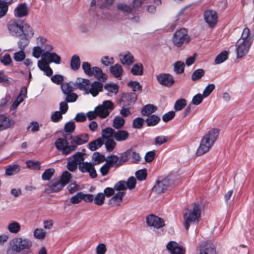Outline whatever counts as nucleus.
<instances>
[{"label":"nucleus","mask_w":254,"mask_h":254,"mask_svg":"<svg viewBox=\"0 0 254 254\" xmlns=\"http://www.w3.org/2000/svg\"><path fill=\"white\" fill-rule=\"evenodd\" d=\"M201 211L199 206L196 204H192L190 208L184 212V226L186 230H188L191 223H197L199 221Z\"/></svg>","instance_id":"nucleus-4"},{"label":"nucleus","mask_w":254,"mask_h":254,"mask_svg":"<svg viewBox=\"0 0 254 254\" xmlns=\"http://www.w3.org/2000/svg\"><path fill=\"white\" fill-rule=\"evenodd\" d=\"M144 123V120L142 118H136L133 121L132 127L134 128L140 129L142 127Z\"/></svg>","instance_id":"nucleus-56"},{"label":"nucleus","mask_w":254,"mask_h":254,"mask_svg":"<svg viewBox=\"0 0 254 254\" xmlns=\"http://www.w3.org/2000/svg\"><path fill=\"white\" fill-rule=\"evenodd\" d=\"M119 161V157L117 155H113L107 157L106 159V163L110 166L113 167L114 165L116 166L117 164Z\"/></svg>","instance_id":"nucleus-43"},{"label":"nucleus","mask_w":254,"mask_h":254,"mask_svg":"<svg viewBox=\"0 0 254 254\" xmlns=\"http://www.w3.org/2000/svg\"><path fill=\"white\" fill-rule=\"evenodd\" d=\"M146 223L149 227H153L159 229L165 226V223L163 219L151 214L146 218Z\"/></svg>","instance_id":"nucleus-10"},{"label":"nucleus","mask_w":254,"mask_h":254,"mask_svg":"<svg viewBox=\"0 0 254 254\" xmlns=\"http://www.w3.org/2000/svg\"><path fill=\"white\" fill-rule=\"evenodd\" d=\"M219 134V129L214 128L208 131L202 138L200 145L196 150V154L201 156L212 147Z\"/></svg>","instance_id":"nucleus-3"},{"label":"nucleus","mask_w":254,"mask_h":254,"mask_svg":"<svg viewBox=\"0 0 254 254\" xmlns=\"http://www.w3.org/2000/svg\"><path fill=\"white\" fill-rule=\"evenodd\" d=\"M173 188L170 180L168 178H164L157 180L154 184L152 190L156 193L161 194Z\"/></svg>","instance_id":"nucleus-5"},{"label":"nucleus","mask_w":254,"mask_h":254,"mask_svg":"<svg viewBox=\"0 0 254 254\" xmlns=\"http://www.w3.org/2000/svg\"><path fill=\"white\" fill-rule=\"evenodd\" d=\"M115 130L112 127H106L102 130L101 137L100 138L103 141L110 139V138H113V137H115Z\"/></svg>","instance_id":"nucleus-27"},{"label":"nucleus","mask_w":254,"mask_h":254,"mask_svg":"<svg viewBox=\"0 0 254 254\" xmlns=\"http://www.w3.org/2000/svg\"><path fill=\"white\" fill-rule=\"evenodd\" d=\"M125 123V121L123 117L117 116L113 120V127L117 129H119L124 127Z\"/></svg>","instance_id":"nucleus-33"},{"label":"nucleus","mask_w":254,"mask_h":254,"mask_svg":"<svg viewBox=\"0 0 254 254\" xmlns=\"http://www.w3.org/2000/svg\"><path fill=\"white\" fill-rule=\"evenodd\" d=\"M104 144L103 140L99 137L97 139L90 142L88 144V148L91 151H95L100 148Z\"/></svg>","instance_id":"nucleus-34"},{"label":"nucleus","mask_w":254,"mask_h":254,"mask_svg":"<svg viewBox=\"0 0 254 254\" xmlns=\"http://www.w3.org/2000/svg\"><path fill=\"white\" fill-rule=\"evenodd\" d=\"M129 136V134L127 130L119 129L115 131L114 138L118 142H122L127 140Z\"/></svg>","instance_id":"nucleus-25"},{"label":"nucleus","mask_w":254,"mask_h":254,"mask_svg":"<svg viewBox=\"0 0 254 254\" xmlns=\"http://www.w3.org/2000/svg\"><path fill=\"white\" fill-rule=\"evenodd\" d=\"M14 125V121L13 120L9 119L4 115H0V131L11 127Z\"/></svg>","instance_id":"nucleus-21"},{"label":"nucleus","mask_w":254,"mask_h":254,"mask_svg":"<svg viewBox=\"0 0 254 254\" xmlns=\"http://www.w3.org/2000/svg\"><path fill=\"white\" fill-rule=\"evenodd\" d=\"M129 160L128 150L123 153L119 158V161L116 165V167L122 165L126 162Z\"/></svg>","instance_id":"nucleus-40"},{"label":"nucleus","mask_w":254,"mask_h":254,"mask_svg":"<svg viewBox=\"0 0 254 254\" xmlns=\"http://www.w3.org/2000/svg\"><path fill=\"white\" fill-rule=\"evenodd\" d=\"M105 141V145L107 151L108 152L113 151L116 146V142L114 139L110 138V139L106 140Z\"/></svg>","instance_id":"nucleus-52"},{"label":"nucleus","mask_w":254,"mask_h":254,"mask_svg":"<svg viewBox=\"0 0 254 254\" xmlns=\"http://www.w3.org/2000/svg\"><path fill=\"white\" fill-rule=\"evenodd\" d=\"M157 108L152 104H147L144 106L141 111V114L143 116H149L150 115L154 113Z\"/></svg>","instance_id":"nucleus-31"},{"label":"nucleus","mask_w":254,"mask_h":254,"mask_svg":"<svg viewBox=\"0 0 254 254\" xmlns=\"http://www.w3.org/2000/svg\"><path fill=\"white\" fill-rule=\"evenodd\" d=\"M228 59V53L224 51L220 53L215 58V63L216 64H220L223 63Z\"/></svg>","instance_id":"nucleus-41"},{"label":"nucleus","mask_w":254,"mask_h":254,"mask_svg":"<svg viewBox=\"0 0 254 254\" xmlns=\"http://www.w3.org/2000/svg\"><path fill=\"white\" fill-rule=\"evenodd\" d=\"M19 21L12 20L9 21L7 25V29L9 33L14 36L20 37L22 36L21 28L22 23Z\"/></svg>","instance_id":"nucleus-9"},{"label":"nucleus","mask_w":254,"mask_h":254,"mask_svg":"<svg viewBox=\"0 0 254 254\" xmlns=\"http://www.w3.org/2000/svg\"><path fill=\"white\" fill-rule=\"evenodd\" d=\"M83 192H78L70 198V202L74 204H78L83 199Z\"/></svg>","instance_id":"nucleus-55"},{"label":"nucleus","mask_w":254,"mask_h":254,"mask_svg":"<svg viewBox=\"0 0 254 254\" xmlns=\"http://www.w3.org/2000/svg\"><path fill=\"white\" fill-rule=\"evenodd\" d=\"M198 249L197 254H216L215 247L210 241L202 242Z\"/></svg>","instance_id":"nucleus-13"},{"label":"nucleus","mask_w":254,"mask_h":254,"mask_svg":"<svg viewBox=\"0 0 254 254\" xmlns=\"http://www.w3.org/2000/svg\"><path fill=\"white\" fill-rule=\"evenodd\" d=\"M61 87L62 92L65 95L69 94L73 90V86L67 82L63 83L61 85Z\"/></svg>","instance_id":"nucleus-45"},{"label":"nucleus","mask_w":254,"mask_h":254,"mask_svg":"<svg viewBox=\"0 0 254 254\" xmlns=\"http://www.w3.org/2000/svg\"><path fill=\"white\" fill-rule=\"evenodd\" d=\"M98 117L101 119L108 117L114 109V104L110 100H105L102 104L95 107Z\"/></svg>","instance_id":"nucleus-7"},{"label":"nucleus","mask_w":254,"mask_h":254,"mask_svg":"<svg viewBox=\"0 0 254 254\" xmlns=\"http://www.w3.org/2000/svg\"><path fill=\"white\" fill-rule=\"evenodd\" d=\"M187 105L186 100L181 98L177 100L174 104V109L177 111L182 110Z\"/></svg>","instance_id":"nucleus-44"},{"label":"nucleus","mask_w":254,"mask_h":254,"mask_svg":"<svg viewBox=\"0 0 254 254\" xmlns=\"http://www.w3.org/2000/svg\"><path fill=\"white\" fill-rule=\"evenodd\" d=\"M117 8L119 10L127 13L131 12L133 8H131L129 5L123 3H119L117 4Z\"/></svg>","instance_id":"nucleus-53"},{"label":"nucleus","mask_w":254,"mask_h":254,"mask_svg":"<svg viewBox=\"0 0 254 254\" xmlns=\"http://www.w3.org/2000/svg\"><path fill=\"white\" fill-rule=\"evenodd\" d=\"M253 41V36L251 34L250 29L247 27L245 28L241 37L236 45L237 58H241L248 53Z\"/></svg>","instance_id":"nucleus-2"},{"label":"nucleus","mask_w":254,"mask_h":254,"mask_svg":"<svg viewBox=\"0 0 254 254\" xmlns=\"http://www.w3.org/2000/svg\"><path fill=\"white\" fill-rule=\"evenodd\" d=\"M125 195V192L119 191L114 195L110 200L111 203L115 206H120L122 201L123 197Z\"/></svg>","instance_id":"nucleus-30"},{"label":"nucleus","mask_w":254,"mask_h":254,"mask_svg":"<svg viewBox=\"0 0 254 254\" xmlns=\"http://www.w3.org/2000/svg\"><path fill=\"white\" fill-rule=\"evenodd\" d=\"M104 88L109 93L116 94L118 91V86L116 84L108 83L104 86Z\"/></svg>","instance_id":"nucleus-50"},{"label":"nucleus","mask_w":254,"mask_h":254,"mask_svg":"<svg viewBox=\"0 0 254 254\" xmlns=\"http://www.w3.org/2000/svg\"><path fill=\"white\" fill-rule=\"evenodd\" d=\"M205 22L210 27H214L217 22V14L215 11L213 10H206L203 14Z\"/></svg>","instance_id":"nucleus-15"},{"label":"nucleus","mask_w":254,"mask_h":254,"mask_svg":"<svg viewBox=\"0 0 254 254\" xmlns=\"http://www.w3.org/2000/svg\"><path fill=\"white\" fill-rule=\"evenodd\" d=\"M47 234V232L42 228H36L34 231L33 235L35 238L39 240L44 239Z\"/></svg>","instance_id":"nucleus-42"},{"label":"nucleus","mask_w":254,"mask_h":254,"mask_svg":"<svg viewBox=\"0 0 254 254\" xmlns=\"http://www.w3.org/2000/svg\"><path fill=\"white\" fill-rule=\"evenodd\" d=\"M143 66L140 63L134 64L131 68V73L134 75H141L143 74Z\"/></svg>","instance_id":"nucleus-36"},{"label":"nucleus","mask_w":254,"mask_h":254,"mask_svg":"<svg viewBox=\"0 0 254 254\" xmlns=\"http://www.w3.org/2000/svg\"><path fill=\"white\" fill-rule=\"evenodd\" d=\"M127 183L126 181H120L114 186V189L117 191H121L127 190Z\"/></svg>","instance_id":"nucleus-61"},{"label":"nucleus","mask_w":254,"mask_h":254,"mask_svg":"<svg viewBox=\"0 0 254 254\" xmlns=\"http://www.w3.org/2000/svg\"><path fill=\"white\" fill-rule=\"evenodd\" d=\"M204 98L205 97L202 94H197L193 97L191 103L195 105H199L202 102Z\"/></svg>","instance_id":"nucleus-64"},{"label":"nucleus","mask_w":254,"mask_h":254,"mask_svg":"<svg viewBox=\"0 0 254 254\" xmlns=\"http://www.w3.org/2000/svg\"><path fill=\"white\" fill-rule=\"evenodd\" d=\"M74 88L83 91L84 94H90L93 97L97 96L103 88V84L98 81L91 83L88 79L77 78L73 83Z\"/></svg>","instance_id":"nucleus-1"},{"label":"nucleus","mask_w":254,"mask_h":254,"mask_svg":"<svg viewBox=\"0 0 254 254\" xmlns=\"http://www.w3.org/2000/svg\"><path fill=\"white\" fill-rule=\"evenodd\" d=\"M8 8V4H6L2 0H0V18L6 15Z\"/></svg>","instance_id":"nucleus-59"},{"label":"nucleus","mask_w":254,"mask_h":254,"mask_svg":"<svg viewBox=\"0 0 254 254\" xmlns=\"http://www.w3.org/2000/svg\"><path fill=\"white\" fill-rule=\"evenodd\" d=\"M105 160L104 156L98 152H94L92 155V161L94 165L99 164L104 162Z\"/></svg>","instance_id":"nucleus-38"},{"label":"nucleus","mask_w":254,"mask_h":254,"mask_svg":"<svg viewBox=\"0 0 254 254\" xmlns=\"http://www.w3.org/2000/svg\"><path fill=\"white\" fill-rule=\"evenodd\" d=\"M7 229L10 233L17 234L21 230V225L19 222L12 221L8 224Z\"/></svg>","instance_id":"nucleus-28"},{"label":"nucleus","mask_w":254,"mask_h":254,"mask_svg":"<svg viewBox=\"0 0 254 254\" xmlns=\"http://www.w3.org/2000/svg\"><path fill=\"white\" fill-rule=\"evenodd\" d=\"M204 74V71L202 69L195 70L191 75V80L195 81L200 79Z\"/></svg>","instance_id":"nucleus-47"},{"label":"nucleus","mask_w":254,"mask_h":254,"mask_svg":"<svg viewBox=\"0 0 254 254\" xmlns=\"http://www.w3.org/2000/svg\"><path fill=\"white\" fill-rule=\"evenodd\" d=\"M105 195L103 193H98L94 197V203L98 206L102 205L105 200Z\"/></svg>","instance_id":"nucleus-54"},{"label":"nucleus","mask_w":254,"mask_h":254,"mask_svg":"<svg viewBox=\"0 0 254 254\" xmlns=\"http://www.w3.org/2000/svg\"><path fill=\"white\" fill-rule=\"evenodd\" d=\"M95 165L90 162H84L78 167L79 170L83 173H88L91 178H96L97 176Z\"/></svg>","instance_id":"nucleus-11"},{"label":"nucleus","mask_w":254,"mask_h":254,"mask_svg":"<svg viewBox=\"0 0 254 254\" xmlns=\"http://www.w3.org/2000/svg\"><path fill=\"white\" fill-rule=\"evenodd\" d=\"M82 68L86 75L91 76V74L92 72V67H91L90 63L87 62H83L82 64Z\"/></svg>","instance_id":"nucleus-58"},{"label":"nucleus","mask_w":254,"mask_h":254,"mask_svg":"<svg viewBox=\"0 0 254 254\" xmlns=\"http://www.w3.org/2000/svg\"><path fill=\"white\" fill-rule=\"evenodd\" d=\"M21 241V237L12 239L9 243V249L15 253H20L22 251Z\"/></svg>","instance_id":"nucleus-23"},{"label":"nucleus","mask_w":254,"mask_h":254,"mask_svg":"<svg viewBox=\"0 0 254 254\" xmlns=\"http://www.w3.org/2000/svg\"><path fill=\"white\" fill-rule=\"evenodd\" d=\"M71 177V174L65 171L63 172L60 181L62 183L63 186L64 187L69 182Z\"/></svg>","instance_id":"nucleus-51"},{"label":"nucleus","mask_w":254,"mask_h":254,"mask_svg":"<svg viewBox=\"0 0 254 254\" xmlns=\"http://www.w3.org/2000/svg\"><path fill=\"white\" fill-rule=\"evenodd\" d=\"M42 58L48 63H54L56 64H59L61 60L60 56L56 53L48 52H44L42 55Z\"/></svg>","instance_id":"nucleus-19"},{"label":"nucleus","mask_w":254,"mask_h":254,"mask_svg":"<svg viewBox=\"0 0 254 254\" xmlns=\"http://www.w3.org/2000/svg\"><path fill=\"white\" fill-rule=\"evenodd\" d=\"M121 63L124 65H130L134 62L133 55L128 51L119 55Z\"/></svg>","instance_id":"nucleus-22"},{"label":"nucleus","mask_w":254,"mask_h":254,"mask_svg":"<svg viewBox=\"0 0 254 254\" xmlns=\"http://www.w3.org/2000/svg\"><path fill=\"white\" fill-rule=\"evenodd\" d=\"M44 52V50L39 46H35L33 49L32 55L36 59H38Z\"/></svg>","instance_id":"nucleus-60"},{"label":"nucleus","mask_w":254,"mask_h":254,"mask_svg":"<svg viewBox=\"0 0 254 254\" xmlns=\"http://www.w3.org/2000/svg\"><path fill=\"white\" fill-rule=\"evenodd\" d=\"M173 43L177 47H181L184 44H188L190 41V38L185 28H181L174 34L172 39Z\"/></svg>","instance_id":"nucleus-6"},{"label":"nucleus","mask_w":254,"mask_h":254,"mask_svg":"<svg viewBox=\"0 0 254 254\" xmlns=\"http://www.w3.org/2000/svg\"><path fill=\"white\" fill-rule=\"evenodd\" d=\"M75 128V124L72 121L66 123L64 125V130L66 132L71 133L74 131Z\"/></svg>","instance_id":"nucleus-63"},{"label":"nucleus","mask_w":254,"mask_h":254,"mask_svg":"<svg viewBox=\"0 0 254 254\" xmlns=\"http://www.w3.org/2000/svg\"><path fill=\"white\" fill-rule=\"evenodd\" d=\"M63 188V185L60 180H53L46 186L44 191L48 193L56 192L61 190Z\"/></svg>","instance_id":"nucleus-14"},{"label":"nucleus","mask_w":254,"mask_h":254,"mask_svg":"<svg viewBox=\"0 0 254 254\" xmlns=\"http://www.w3.org/2000/svg\"><path fill=\"white\" fill-rule=\"evenodd\" d=\"M94 76L100 83L105 82L108 79V76L104 73L102 70L99 67H92V72L91 76Z\"/></svg>","instance_id":"nucleus-20"},{"label":"nucleus","mask_w":254,"mask_h":254,"mask_svg":"<svg viewBox=\"0 0 254 254\" xmlns=\"http://www.w3.org/2000/svg\"><path fill=\"white\" fill-rule=\"evenodd\" d=\"M70 65L71 68L74 70H77L79 68L80 61L78 56L75 55L72 57Z\"/></svg>","instance_id":"nucleus-35"},{"label":"nucleus","mask_w":254,"mask_h":254,"mask_svg":"<svg viewBox=\"0 0 254 254\" xmlns=\"http://www.w3.org/2000/svg\"><path fill=\"white\" fill-rule=\"evenodd\" d=\"M185 64L183 62L178 61L174 64V71L177 74H181L184 72Z\"/></svg>","instance_id":"nucleus-37"},{"label":"nucleus","mask_w":254,"mask_h":254,"mask_svg":"<svg viewBox=\"0 0 254 254\" xmlns=\"http://www.w3.org/2000/svg\"><path fill=\"white\" fill-rule=\"evenodd\" d=\"M13 14L16 18L26 16L28 14L27 4L25 2L19 4L14 9Z\"/></svg>","instance_id":"nucleus-17"},{"label":"nucleus","mask_w":254,"mask_h":254,"mask_svg":"<svg viewBox=\"0 0 254 254\" xmlns=\"http://www.w3.org/2000/svg\"><path fill=\"white\" fill-rule=\"evenodd\" d=\"M21 170V167L18 164H11L5 167V174L7 176H13L18 174Z\"/></svg>","instance_id":"nucleus-24"},{"label":"nucleus","mask_w":254,"mask_h":254,"mask_svg":"<svg viewBox=\"0 0 254 254\" xmlns=\"http://www.w3.org/2000/svg\"><path fill=\"white\" fill-rule=\"evenodd\" d=\"M84 155L85 154L83 153L77 152L72 156V160L79 166L80 164H81L83 162H84Z\"/></svg>","instance_id":"nucleus-39"},{"label":"nucleus","mask_w":254,"mask_h":254,"mask_svg":"<svg viewBox=\"0 0 254 254\" xmlns=\"http://www.w3.org/2000/svg\"><path fill=\"white\" fill-rule=\"evenodd\" d=\"M26 164L28 168L39 170L41 168L40 163L39 161L29 160L26 162Z\"/></svg>","instance_id":"nucleus-57"},{"label":"nucleus","mask_w":254,"mask_h":254,"mask_svg":"<svg viewBox=\"0 0 254 254\" xmlns=\"http://www.w3.org/2000/svg\"><path fill=\"white\" fill-rule=\"evenodd\" d=\"M166 248L170 254H185V249L180 247L175 241H170L166 245Z\"/></svg>","instance_id":"nucleus-18"},{"label":"nucleus","mask_w":254,"mask_h":254,"mask_svg":"<svg viewBox=\"0 0 254 254\" xmlns=\"http://www.w3.org/2000/svg\"><path fill=\"white\" fill-rule=\"evenodd\" d=\"M70 137L72 139L70 144H72V146L74 147V150H75L78 145L85 143L89 140V135L86 133L81 134L73 138L71 137V135Z\"/></svg>","instance_id":"nucleus-16"},{"label":"nucleus","mask_w":254,"mask_h":254,"mask_svg":"<svg viewBox=\"0 0 254 254\" xmlns=\"http://www.w3.org/2000/svg\"><path fill=\"white\" fill-rule=\"evenodd\" d=\"M55 144L56 148L64 155H68L74 151V147L71 144L69 145L66 139L59 138L56 140Z\"/></svg>","instance_id":"nucleus-8"},{"label":"nucleus","mask_w":254,"mask_h":254,"mask_svg":"<svg viewBox=\"0 0 254 254\" xmlns=\"http://www.w3.org/2000/svg\"><path fill=\"white\" fill-rule=\"evenodd\" d=\"M21 241L22 251L25 250H29L31 249L32 243L30 240L28 238H22L21 237Z\"/></svg>","instance_id":"nucleus-49"},{"label":"nucleus","mask_w":254,"mask_h":254,"mask_svg":"<svg viewBox=\"0 0 254 254\" xmlns=\"http://www.w3.org/2000/svg\"><path fill=\"white\" fill-rule=\"evenodd\" d=\"M160 121V118L157 115H153L149 116L145 122L148 127L155 126L157 125Z\"/></svg>","instance_id":"nucleus-32"},{"label":"nucleus","mask_w":254,"mask_h":254,"mask_svg":"<svg viewBox=\"0 0 254 254\" xmlns=\"http://www.w3.org/2000/svg\"><path fill=\"white\" fill-rule=\"evenodd\" d=\"M158 82L163 86L171 87L175 83L173 76L169 73H161L156 77Z\"/></svg>","instance_id":"nucleus-12"},{"label":"nucleus","mask_w":254,"mask_h":254,"mask_svg":"<svg viewBox=\"0 0 254 254\" xmlns=\"http://www.w3.org/2000/svg\"><path fill=\"white\" fill-rule=\"evenodd\" d=\"M55 170L53 168H49L46 170L42 175V179L44 181H49L53 176Z\"/></svg>","instance_id":"nucleus-48"},{"label":"nucleus","mask_w":254,"mask_h":254,"mask_svg":"<svg viewBox=\"0 0 254 254\" xmlns=\"http://www.w3.org/2000/svg\"><path fill=\"white\" fill-rule=\"evenodd\" d=\"M25 58V54L24 50H21L20 51L14 54L13 59L16 62H21Z\"/></svg>","instance_id":"nucleus-62"},{"label":"nucleus","mask_w":254,"mask_h":254,"mask_svg":"<svg viewBox=\"0 0 254 254\" xmlns=\"http://www.w3.org/2000/svg\"><path fill=\"white\" fill-rule=\"evenodd\" d=\"M21 32L22 35L24 37L29 39L33 37L34 35V31L32 28L27 23H22Z\"/></svg>","instance_id":"nucleus-29"},{"label":"nucleus","mask_w":254,"mask_h":254,"mask_svg":"<svg viewBox=\"0 0 254 254\" xmlns=\"http://www.w3.org/2000/svg\"><path fill=\"white\" fill-rule=\"evenodd\" d=\"M110 71L113 76L117 78H120L123 73V68L120 64H116L110 67Z\"/></svg>","instance_id":"nucleus-26"},{"label":"nucleus","mask_w":254,"mask_h":254,"mask_svg":"<svg viewBox=\"0 0 254 254\" xmlns=\"http://www.w3.org/2000/svg\"><path fill=\"white\" fill-rule=\"evenodd\" d=\"M129 155V160L134 163H138L140 160V156L139 153L132 149H128Z\"/></svg>","instance_id":"nucleus-46"}]
</instances>
